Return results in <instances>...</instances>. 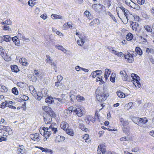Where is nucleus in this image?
<instances>
[{
    "label": "nucleus",
    "instance_id": "nucleus-44",
    "mask_svg": "<svg viewBox=\"0 0 154 154\" xmlns=\"http://www.w3.org/2000/svg\"><path fill=\"white\" fill-rule=\"evenodd\" d=\"M98 72H100V73L101 72V70H97L95 71H94L91 73L92 76L93 78H95L97 75H98L97 74Z\"/></svg>",
    "mask_w": 154,
    "mask_h": 154
},
{
    "label": "nucleus",
    "instance_id": "nucleus-26",
    "mask_svg": "<svg viewBox=\"0 0 154 154\" xmlns=\"http://www.w3.org/2000/svg\"><path fill=\"white\" fill-rule=\"evenodd\" d=\"M130 7L136 9H138L140 8V7L138 4L133 2H131Z\"/></svg>",
    "mask_w": 154,
    "mask_h": 154
},
{
    "label": "nucleus",
    "instance_id": "nucleus-23",
    "mask_svg": "<svg viewBox=\"0 0 154 154\" xmlns=\"http://www.w3.org/2000/svg\"><path fill=\"white\" fill-rule=\"evenodd\" d=\"M68 124L65 122H62L60 124V127L62 129L65 130L66 128H68Z\"/></svg>",
    "mask_w": 154,
    "mask_h": 154
},
{
    "label": "nucleus",
    "instance_id": "nucleus-29",
    "mask_svg": "<svg viewBox=\"0 0 154 154\" xmlns=\"http://www.w3.org/2000/svg\"><path fill=\"white\" fill-rule=\"evenodd\" d=\"M45 102L47 103L51 104L54 103V101L52 97H49L45 99Z\"/></svg>",
    "mask_w": 154,
    "mask_h": 154
},
{
    "label": "nucleus",
    "instance_id": "nucleus-22",
    "mask_svg": "<svg viewBox=\"0 0 154 154\" xmlns=\"http://www.w3.org/2000/svg\"><path fill=\"white\" fill-rule=\"evenodd\" d=\"M111 72V70L109 69H106L105 71L104 77L106 80L107 79Z\"/></svg>",
    "mask_w": 154,
    "mask_h": 154
},
{
    "label": "nucleus",
    "instance_id": "nucleus-1",
    "mask_svg": "<svg viewBox=\"0 0 154 154\" xmlns=\"http://www.w3.org/2000/svg\"><path fill=\"white\" fill-rule=\"evenodd\" d=\"M52 131L53 132V134H55L57 131V128H54L50 125L49 128L43 127L42 128H40L39 130L40 134L42 135L43 134V135L46 138V140L51 135Z\"/></svg>",
    "mask_w": 154,
    "mask_h": 154
},
{
    "label": "nucleus",
    "instance_id": "nucleus-51",
    "mask_svg": "<svg viewBox=\"0 0 154 154\" xmlns=\"http://www.w3.org/2000/svg\"><path fill=\"white\" fill-rule=\"evenodd\" d=\"M51 66L54 68V69L55 70V72H57V64L55 63L54 62L51 63Z\"/></svg>",
    "mask_w": 154,
    "mask_h": 154
},
{
    "label": "nucleus",
    "instance_id": "nucleus-50",
    "mask_svg": "<svg viewBox=\"0 0 154 154\" xmlns=\"http://www.w3.org/2000/svg\"><path fill=\"white\" fill-rule=\"evenodd\" d=\"M1 87V91L2 92H6L8 91V89L4 85H0Z\"/></svg>",
    "mask_w": 154,
    "mask_h": 154
},
{
    "label": "nucleus",
    "instance_id": "nucleus-5",
    "mask_svg": "<svg viewBox=\"0 0 154 154\" xmlns=\"http://www.w3.org/2000/svg\"><path fill=\"white\" fill-rule=\"evenodd\" d=\"M105 151V146L104 144H100L98 146L97 151L98 154H104Z\"/></svg>",
    "mask_w": 154,
    "mask_h": 154
},
{
    "label": "nucleus",
    "instance_id": "nucleus-27",
    "mask_svg": "<svg viewBox=\"0 0 154 154\" xmlns=\"http://www.w3.org/2000/svg\"><path fill=\"white\" fill-rule=\"evenodd\" d=\"M11 68L12 71L15 72H17L19 71L17 66L16 65H13L11 66Z\"/></svg>",
    "mask_w": 154,
    "mask_h": 154
},
{
    "label": "nucleus",
    "instance_id": "nucleus-42",
    "mask_svg": "<svg viewBox=\"0 0 154 154\" xmlns=\"http://www.w3.org/2000/svg\"><path fill=\"white\" fill-rule=\"evenodd\" d=\"M46 115H49L51 116V117H55L56 114L54 111H53L51 109V110L49 111V112L48 113V114H47Z\"/></svg>",
    "mask_w": 154,
    "mask_h": 154
},
{
    "label": "nucleus",
    "instance_id": "nucleus-24",
    "mask_svg": "<svg viewBox=\"0 0 154 154\" xmlns=\"http://www.w3.org/2000/svg\"><path fill=\"white\" fill-rule=\"evenodd\" d=\"M99 23V20L98 19H95L90 23L89 25L90 26H92L95 24L98 25Z\"/></svg>",
    "mask_w": 154,
    "mask_h": 154
},
{
    "label": "nucleus",
    "instance_id": "nucleus-3",
    "mask_svg": "<svg viewBox=\"0 0 154 154\" xmlns=\"http://www.w3.org/2000/svg\"><path fill=\"white\" fill-rule=\"evenodd\" d=\"M131 76L133 78V81L134 82L133 83L134 85L137 88H140L141 85V84L139 81L140 80V77L136 74L134 73L131 74Z\"/></svg>",
    "mask_w": 154,
    "mask_h": 154
},
{
    "label": "nucleus",
    "instance_id": "nucleus-28",
    "mask_svg": "<svg viewBox=\"0 0 154 154\" xmlns=\"http://www.w3.org/2000/svg\"><path fill=\"white\" fill-rule=\"evenodd\" d=\"M135 119L137 121L136 123L140 126H142L143 125L142 118L136 117L135 118Z\"/></svg>",
    "mask_w": 154,
    "mask_h": 154
},
{
    "label": "nucleus",
    "instance_id": "nucleus-60",
    "mask_svg": "<svg viewBox=\"0 0 154 154\" xmlns=\"http://www.w3.org/2000/svg\"><path fill=\"white\" fill-rule=\"evenodd\" d=\"M40 17L44 20L48 18L46 14H44L41 15Z\"/></svg>",
    "mask_w": 154,
    "mask_h": 154
},
{
    "label": "nucleus",
    "instance_id": "nucleus-55",
    "mask_svg": "<svg viewBox=\"0 0 154 154\" xmlns=\"http://www.w3.org/2000/svg\"><path fill=\"white\" fill-rule=\"evenodd\" d=\"M96 81L97 82L100 81L102 82V76L100 75H98L96 79Z\"/></svg>",
    "mask_w": 154,
    "mask_h": 154
},
{
    "label": "nucleus",
    "instance_id": "nucleus-53",
    "mask_svg": "<svg viewBox=\"0 0 154 154\" xmlns=\"http://www.w3.org/2000/svg\"><path fill=\"white\" fill-rule=\"evenodd\" d=\"M153 50L152 48H147L146 49V52L148 54H149V53H152L153 52Z\"/></svg>",
    "mask_w": 154,
    "mask_h": 154
},
{
    "label": "nucleus",
    "instance_id": "nucleus-32",
    "mask_svg": "<svg viewBox=\"0 0 154 154\" xmlns=\"http://www.w3.org/2000/svg\"><path fill=\"white\" fill-rule=\"evenodd\" d=\"M133 37V35L131 33H128L126 36V39L128 41L132 40Z\"/></svg>",
    "mask_w": 154,
    "mask_h": 154
},
{
    "label": "nucleus",
    "instance_id": "nucleus-64",
    "mask_svg": "<svg viewBox=\"0 0 154 154\" xmlns=\"http://www.w3.org/2000/svg\"><path fill=\"white\" fill-rule=\"evenodd\" d=\"M84 14L88 18L90 16L91 14L90 12L88 11H85L84 12Z\"/></svg>",
    "mask_w": 154,
    "mask_h": 154
},
{
    "label": "nucleus",
    "instance_id": "nucleus-49",
    "mask_svg": "<svg viewBox=\"0 0 154 154\" xmlns=\"http://www.w3.org/2000/svg\"><path fill=\"white\" fill-rule=\"evenodd\" d=\"M12 92L15 95H17L18 94V91L17 90V89L15 87H14L12 89Z\"/></svg>",
    "mask_w": 154,
    "mask_h": 154
},
{
    "label": "nucleus",
    "instance_id": "nucleus-4",
    "mask_svg": "<svg viewBox=\"0 0 154 154\" xmlns=\"http://www.w3.org/2000/svg\"><path fill=\"white\" fill-rule=\"evenodd\" d=\"M96 95V97L97 100L99 101H103L105 100L107 97V94L106 95L105 94L102 92H100Z\"/></svg>",
    "mask_w": 154,
    "mask_h": 154
},
{
    "label": "nucleus",
    "instance_id": "nucleus-63",
    "mask_svg": "<svg viewBox=\"0 0 154 154\" xmlns=\"http://www.w3.org/2000/svg\"><path fill=\"white\" fill-rule=\"evenodd\" d=\"M5 24L7 25H9L11 24V22L10 20H7L5 21Z\"/></svg>",
    "mask_w": 154,
    "mask_h": 154
},
{
    "label": "nucleus",
    "instance_id": "nucleus-39",
    "mask_svg": "<svg viewBox=\"0 0 154 154\" xmlns=\"http://www.w3.org/2000/svg\"><path fill=\"white\" fill-rule=\"evenodd\" d=\"M66 132L67 134L71 136H72L73 135V131L72 129L67 128L66 130Z\"/></svg>",
    "mask_w": 154,
    "mask_h": 154
},
{
    "label": "nucleus",
    "instance_id": "nucleus-9",
    "mask_svg": "<svg viewBox=\"0 0 154 154\" xmlns=\"http://www.w3.org/2000/svg\"><path fill=\"white\" fill-rule=\"evenodd\" d=\"M11 39V38L8 35H5L0 37V42H2L4 41L9 42Z\"/></svg>",
    "mask_w": 154,
    "mask_h": 154
},
{
    "label": "nucleus",
    "instance_id": "nucleus-17",
    "mask_svg": "<svg viewBox=\"0 0 154 154\" xmlns=\"http://www.w3.org/2000/svg\"><path fill=\"white\" fill-rule=\"evenodd\" d=\"M33 96L36 99L38 100H40L43 97L42 96V93L41 92H38V93L34 94Z\"/></svg>",
    "mask_w": 154,
    "mask_h": 154
},
{
    "label": "nucleus",
    "instance_id": "nucleus-59",
    "mask_svg": "<svg viewBox=\"0 0 154 154\" xmlns=\"http://www.w3.org/2000/svg\"><path fill=\"white\" fill-rule=\"evenodd\" d=\"M55 85L56 86L58 87L61 86L62 85V84L60 82L58 81L55 82Z\"/></svg>",
    "mask_w": 154,
    "mask_h": 154
},
{
    "label": "nucleus",
    "instance_id": "nucleus-48",
    "mask_svg": "<svg viewBox=\"0 0 154 154\" xmlns=\"http://www.w3.org/2000/svg\"><path fill=\"white\" fill-rule=\"evenodd\" d=\"M0 129L3 130L5 131H8V129H10V128L8 127H5L3 125L0 126Z\"/></svg>",
    "mask_w": 154,
    "mask_h": 154
},
{
    "label": "nucleus",
    "instance_id": "nucleus-31",
    "mask_svg": "<svg viewBox=\"0 0 154 154\" xmlns=\"http://www.w3.org/2000/svg\"><path fill=\"white\" fill-rule=\"evenodd\" d=\"M42 109L43 110L47 113L49 112V111L51 110V108L48 106H43L42 107Z\"/></svg>",
    "mask_w": 154,
    "mask_h": 154
},
{
    "label": "nucleus",
    "instance_id": "nucleus-6",
    "mask_svg": "<svg viewBox=\"0 0 154 154\" xmlns=\"http://www.w3.org/2000/svg\"><path fill=\"white\" fill-rule=\"evenodd\" d=\"M124 57L127 59V61L129 63H132L134 60L133 55L129 53L125 55Z\"/></svg>",
    "mask_w": 154,
    "mask_h": 154
},
{
    "label": "nucleus",
    "instance_id": "nucleus-57",
    "mask_svg": "<svg viewBox=\"0 0 154 154\" xmlns=\"http://www.w3.org/2000/svg\"><path fill=\"white\" fill-rule=\"evenodd\" d=\"M142 118V122L143 125L144 124H145L148 121L147 118L146 117L143 118Z\"/></svg>",
    "mask_w": 154,
    "mask_h": 154
},
{
    "label": "nucleus",
    "instance_id": "nucleus-18",
    "mask_svg": "<svg viewBox=\"0 0 154 154\" xmlns=\"http://www.w3.org/2000/svg\"><path fill=\"white\" fill-rule=\"evenodd\" d=\"M18 36L20 37V39L24 41L25 42H28L30 41L29 38L26 37L25 36L21 35L20 33L18 34Z\"/></svg>",
    "mask_w": 154,
    "mask_h": 154
},
{
    "label": "nucleus",
    "instance_id": "nucleus-58",
    "mask_svg": "<svg viewBox=\"0 0 154 154\" xmlns=\"http://www.w3.org/2000/svg\"><path fill=\"white\" fill-rule=\"evenodd\" d=\"M131 0H125L126 4L129 6H130V5L131 3Z\"/></svg>",
    "mask_w": 154,
    "mask_h": 154
},
{
    "label": "nucleus",
    "instance_id": "nucleus-11",
    "mask_svg": "<svg viewBox=\"0 0 154 154\" xmlns=\"http://www.w3.org/2000/svg\"><path fill=\"white\" fill-rule=\"evenodd\" d=\"M36 148H38L41 149L42 152H48L50 154H52L53 151L51 149H48V148H44L40 146H35Z\"/></svg>",
    "mask_w": 154,
    "mask_h": 154
},
{
    "label": "nucleus",
    "instance_id": "nucleus-7",
    "mask_svg": "<svg viewBox=\"0 0 154 154\" xmlns=\"http://www.w3.org/2000/svg\"><path fill=\"white\" fill-rule=\"evenodd\" d=\"M39 134L38 133L31 134L30 135V138L33 140L37 142L39 141L40 139L39 137Z\"/></svg>",
    "mask_w": 154,
    "mask_h": 154
},
{
    "label": "nucleus",
    "instance_id": "nucleus-43",
    "mask_svg": "<svg viewBox=\"0 0 154 154\" xmlns=\"http://www.w3.org/2000/svg\"><path fill=\"white\" fill-rule=\"evenodd\" d=\"M83 138L85 140V142L87 143L89 142L90 141L89 136L87 134L84 135L83 136Z\"/></svg>",
    "mask_w": 154,
    "mask_h": 154
},
{
    "label": "nucleus",
    "instance_id": "nucleus-21",
    "mask_svg": "<svg viewBox=\"0 0 154 154\" xmlns=\"http://www.w3.org/2000/svg\"><path fill=\"white\" fill-rule=\"evenodd\" d=\"M12 102V101H7L4 102H2L0 104V107L2 109H4L6 107L9 106V103Z\"/></svg>",
    "mask_w": 154,
    "mask_h": 154
},
{
    "label": "nucleus",
    "instance_id": "nucleus-35",
    "mask_svg": "<svg viewBox=\"0 0 154 154\" xmlns=\"http://www.w3.org/2000/svg\"><path fill=\"white\" fill-rule=\"evenodd\" d=\"M123 132L125 134H128L129 132V127L128 126L122 127Z\"/></svg>",
    "mask_w": 154,
    "mask_h": 154
},
{
    "label": "nucleus",
    "instance_id": "nucleus-54",
    "mask_svg": "<svg viewBox=\"0 0 154 154\" xmlns=\"http://www.w3.org/2000/svg\"><path fill=\"white\" fill-rule=\"evenodd\" d=\"M138 26V24L136 23H134V25L132 26V28L133 30H136Z\"/></svg>",
    "mask_w": 154,
    "mask_h": 154
},
{
    "label": "nucleus",
    "instance_id": "nucleus-30",
    "mask_svg": "<svg viewBox=\"0 0 154 154\" xmlns=\"http://www.w3.org/2000/svg\"><path fill=\"white\" fill-rule=\"evenodd\" d=\"M51 17L54 19H62L63 18L62 16L57 14H52L51 15Z\"/></svg>",
    "mask_w": 154,
    "mask_h": 154
},
{
    "label": "nucleus",
    "instance_id": "nucleus-33",
    "mask_svg": "<svg viewBox=\"0 0 154 154\" xmlns=\"http://www.w3.org/2000/svg\"><path fill=\"white\" fill-rule=\"evenodd\" d=\"M42 93V97H46L48 96L47 91L46 89H42L41 92Z\"/></svg>",
    "mask_w": 154,
    "mask_h": 154
},
{
    "label": "nucleus",
    "instance_id": "nucleus-41",
    "mask_svg": "<svg viewBox=\"0 0 154 154\" xmlns=\"http://www.w3.org/2000/svg\"><path fill=\"white\" fill-rule=\"evenodd\" d=\"M17 85L18 86L22 88H24L26 87V83L21 82L17 83Z\"/></svg>",
    "mask_w": 154,
    "mask_h": 154
},
{
    "label": "nucleus",
    "instance_id": "nucleus-47",
    "mask_svg": "<svg viewBox=\"0 0 154 154\" xmlns=\"http://www.w3.org/2000/svg\"><path fill=\"white\" fill-rule=\"evenodd\" d=\"M108 49H109L110 51L112 54L117 56V54H118V51L114 50L113 48L112 47L108 48Z\"/></svg>",
    "mask_w": 154,
    "mask_h": 154
},
{
    "label": "nucleus",
    "instance_id": "nucleus-40",
    "mask_svg": "<svg viewBox=\"0 0 154 154\" xmlns=\"http://www.w3.org/2000/svg\"><path fill=\"white\" fill-rule=\"evenodd\" d=\"M46 57H47V59L45 60L46 62L51 64V63H52V62L53 61L51 59V57L49 55H47Z\"/></svg>",
    "mask_w": 154,
    "mask_h": 154
},
{
    "label": "nucleus",
    "instance_id": "nucleus-56",
    "mask_svg": "<svg viewBox=\"0 0 154 154\" xmlns=\"http://www.w3.org/2000/svg\"><path fill=\"white\" fill-rule=\"evenodd\" d=\"M129 139V138L128 137H124L120 138V140L121 141H125L128 140Z\"/></svg>",
    "mask_w": 154,
    "mask_h": 154
},
{
    "label": "nucleus",
    "instance_id": "nucleus-36",
    "mask_svg": "<svg viewBox=\"0 0 154 154\" xmlns=\"http://www.w3.org/2000/svg\"><path fill=\"white\" fill-rule=\"evenodd\" d=\"M135 51L139 55H141L142 54V51L139 47H136L135 49Z\"/></svg>",
    "mask_w": 154,
    "mask_h": 154
},
{
    "label": "nucleus",
    "instance_id": "nucleus-2",
    "mask_svg": "<svg viewBox=\"0 0 154 154\" xmlns=\"http://www.w3.org/2000/svg\"><path fill=\"white\" fill-rule=\"evenodd\" d=\"M116 9L117 15L120 18L119 15V13L121 11H122L124 13V14L126 17L127 20H129V18H130V14L129 11L128 10L124 8L123 6L117 7Z\"/></svg>",
    "mask_w": 154,
    "mask_h": 154
},
{
    "label": "nucleus",
    "instance_id": "nucleus-62",
    "mask_svg": "<svg viewBox=\"0 0 154 154\" xmlns=\"http://www.w3.org/2000/svg\"><path fill=\"white\" fill-rule=\"evenodd\" d=\"M63 79V77L61 75H58L57 76V80L58 81L60 82Z\"/></svg>",
    "mask_w": 154,
    "mask_h": 154
},
{
    "label": "nucleus",
    "instance_id": "nucleus-34",
    "mask_svg": "<svg viewBox=\"0 0 154 154\" xmlns=\"http://www.w3.org/2000/svg\"><path fill=\"white\" fill-rule=\"evenodd\" d=\"M120 121L121 122V124L122 125V127H124L128 126L127 125V121H125L123 118H120Z\"/></svg>",
    "mask_w": 154,
    "mask_h": 154
},
{
    "label": "nucleus",
    "instance_id": "nucleus-25",
    "mask_svg": "<svg viewBox=\"0 0 154 154\" xmlns=\"http://www.w3.org/2000/svg\"><path fill=\"white\" fill-rule=\"evenodd\" d=\"M55 47L58 48L59 50H60L62 51H63L64 53L66 54V52L67 51V50L65 49L61 45H55Z\"/></svg>",
    "mask_w": 154,
    "mask_h": 154
},
{
    "label": "nucleus",
    "instance_id": "nucleus-8",
    "mask_svg": "<svg viewBox=\"0 0 154 154\" xmlns=\"http://www.w3.org/2000/svg\"><path fill=\"white\" fill-rule=\"evenodd\" d=\"M102 6L100 4H96L93 5L92 7L95 11L99 12L102 10Z\"/></svg>",
    "mask_w": 154,
    "mask_h": 154
},
{
    "label": "nucleus",
    "instance_id": "nucleus-37",
    "mask_svg": "<svg viewBox=\"0 0 154 154\" xmlns=\"http://www.w3.org/2000/svg\"><path fill=\"white\" fill-rule=\"evenodd\" d=\"M117 94L118 96L120 98H124L125 97V94L120 91L117 92Z\"/></svg>",
    "mask_w": 154,
    "mask_h": 154
},
{
    "label": "nucleus",
    "instance_id": "nucleus-20",
    "mask_svg": "<svg viewBox=\"0 0 154 154\" xmlns=\"http://www.w3.org/2000/svg\"><path fill=\"white\" fill-rule=\"evenodd\" d=\"M12 41L14 43L15 45L17 46H19L20 45L19 39L17 36L13 37L12 38Z\"/></svg>",
    "mask_w": 154,
    "mask_h": 154
},
{
    "label": "nucleus",
    "instance_id": "nucleus-15",
    "mask_svg": "<svg viewBox=\"0 0 154 154\" xmlns=\"http://www.w3.org/2000/svg\"><path fill=\"white\" fill-rule=\"evenodd\" d=\"M79 38L81 41V42H80V40H78V44L80 46H82L85 43L86 40V37L85 36H82L81 37H79Z\"/></svg>",
    "mask_w": 154,
    "mask_h": 154
},
{
    "label": "nucleus",
    "instance_id": "nucleus-13",
    "mask_svg": "<svg viewBox=\"0 0 154 154\" xmlns=\"http://www.w3.org/2000/svg\"><path fill=\"white\" fill-rule=\"evenodd\" d=\"M20 148H18L17 152L18 154H19L20 153L23 154L25 153V149L24 148V146L22 145H19Z\"/></svg>",
    "mask_w": 154,
    "mask_h": 154
},
{
    "label": "nucleus",
    "instance_id": "nucleus-46",
    "mask_svg": "<svg viewBox=\"0 0 154 154\" xmlns=\"http://www.w3.org/2000/svg\"><path fill=\"white\" fill-rule=\"evenodd\" d=\"M130 17H133L134 19V20L137 21H139V17L136 14H134L133 15L131 14H130Z\"/></svg>",
    "mask_w": 154,
    "mask_h": 154
},
{
    "label": "nucleus",
    "instance_id": "nucleus-19",
    "mask_svg": "<svg viewBox=\"0 0 154 154\" xmlns=\"http://www.w3.org/2000/svg\"><path fill=\"white\" fill-rule=\"evenodd\" d=\"M70 100L72 102L74 100L76 99V94L74 91H70Z\"/></svg>",
    "mask_w": 154,
    "mask_h": 154
},
{
    "label": "nucleus",
    "instance_id": "nucleus-52",
    "mask_svg": "<svg viewBox=\"0 0 154 154\" xmlns=\"http://www.w3.org/2000/svg\"><path fill=\"white\" fill-rule=\"evenodd\" d=\"M115 74H112L110 78V80L111 82H115Z\"/></svg>",
    "mask_w": 154,
    "mask_h": 154
},
{
    "label": "nucleus",
    "instance_id": "nucleus-45",
    "mask_svg": "<svg viewBox=\"0 0 154 154\" xmlns=\"http://www.w3.org/2000/svg\"><path fill=\"white\" fill-rule=\"evenodd\" d=\"M144 28L148 32H151L152 31V29L151 27L148 25L144 26Z\"/></svg>",
    "mask_w": 154,
    "mask_h": 154
},
{
    "label": "nucleus",
    "instance_id": "nucleus-38",
    "mask_svg": "<svg viewBox=\"0 0 154 154\" xmlns=\"http://www.w3.org/2000/svg\"><path fill=\"white\" fill-rule=\"evenodd\" d=\"M76 99L79 102H81L82 101H84L85 98L84 97L81 96L80 95H78L76 96Z\"/></svg>",
    "mask_w": 154,
    "mask_h": 154
},
{
    "label": "nucleus",
    "instance_id": "nucleus-14",
    "mask_svg": "<svg viewBox=\"0 0 154 154\" xmlns=\"http://www.w3.org/2000/svg\"><path fill=\"white\" fill-rule=\"evenodd\" d=\"M65 138L64 137L62 136L58 135L55 137V140L56 142L58 143L61 142L65 140Z\"/></svg>",
    "mask_w": 154,
    "mask_h": 154
},
{
    "label": "nucleus",
    "instance_id": "nucleus-61",
    "mask_svg": "<svg viewBox=\"0 0 154 154\" xmlns=\"http://www.w3.org/2000/svg\"><path fill=\"white\" fill-rule=\"evenodd\" d=\"M28 4L29 6H31L32 7L34 5V4L33 2V1H32L31 0H29L28 1Z\"/></svg>",
    "mask_w": 154,
    "mask_h": 154
},
{
    "label": "nucleus",
    "instance_id": "nucleus-10",
    "mask_svg": "<svg viewBox=\"0 0 154 154\" xmlns=\"http://www.w3.org/2000/svg\"><path fill=\"white\" fill-rule=\"evenodd\" d=\"M79 128L83 131H85V132L88 131V129L86 128L85 126L83 124V121L81 120H79Z\"/></svg>",
    "mask_w": 154,
    "mask_h": 154
},
{
    "label": "nucleus",
    "instance_id": "nucleus-12",
    "mask_svg": "<svg viewBox=\"0 0 154 154\" xmlns=\"http://www.w3.org/2000/svg\"><path fill=\"white\" fill-rule=\"evenodd\" d=\"M44 119L45 123L46 124H51L52 118L49 115H46V116L44 117Z\"/></svg>",
    "mask_w": 154,
    "mask_h": 154
},
{
    "label": "nucleus",
    "instance_id": "nucleus-16",
    "mask_svg": "<svg viewBox=\"0 0 154 154\" xmlns=\"http://www.w3.org/2000/svg\"><path fill=\"white\" fill-rule=\"evenodd\" d=\"M74 112L79 117H81L83 115L82 112L80 108H77L74 109Z\"/></svg>",
    "mask_w": 154,
    "mask_h": 154
}]
</instances>
